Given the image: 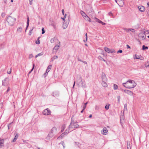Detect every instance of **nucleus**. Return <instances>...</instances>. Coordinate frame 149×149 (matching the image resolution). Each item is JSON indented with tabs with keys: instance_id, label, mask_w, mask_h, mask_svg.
Segmentation results:
<instances>
[{
	"instance_id": "58",
	"label": "nucleus",
	"mask_w": 149,
	"mask_h": 149,
	"mask_svg": "<svg viewBox=\"0 0 149 149\" xmlns=\"http://www.w3.org/2000/svg\"><path fill=\"white\" fill-rule=\"evenodd\" d=\"M76 145H77L79 147V143L78 142H75Z\"/></svg>"
},
{
	"instance_id": "3",
	"label": "nucleus",
	"mask_w": 149,
	"mask_h": 149,
	"mask_svg": "<svg viewBox=\"0 0 149 149\" xmlns=\"http://www.w3.org/2000/svg\"><path fill=\"white\" fill-rule=\"evenodd\" d=\"M77 81L78 82L79 84L81 85V86L83 88L86 87V84L84 82L82 81V79L81 77L79 76L77 78Z\"/></svg>"
},
{
	"instance_id": "28",
	"label": "nucleus",
	"mask_w": 149,
	"mask_h": 149,
	"mask_svg": "<svg viewBox=\"0 0 149 149\" xmlns=\"http://www.w3.org/2000/svg\"><path fill=\"white\" fill-rule=\"evenodd\" d=\"M148 49V47L147 46H146L144 45H143L142 46V49L143 50L147 49Z\"/></svg>"
},
{
	"instance_id": "22",
	"label": "nucleus",
	"mask_w": 149,
	"mask_h": 149,
	"mask_svg": "<svg viewBox=\"0 0 149 149\" xmlns=\"http://www.w3.org/2000/svg\"><path fill=\"white\" fill-rule=\"evenodd\" d=\"M22 28L21 26L19 27L17 29V31L19 33H21L22 31Z\"/></svg>"
},
{
	"instance_id": "46",
	"label": "nucleus",
	"mask_w": 149,
	"mask_h": 149,
	"mask_svg": "<svg viewBox=\"0 0 149 149\" xmlns=\"http://www.w3.org/2000/svg\"><path fill=\"white\" fill-rule=\"evenodd\" d=\"M43 52H41L38 54V56H42L43 55Z\"/></svg>"
},
{
	"instance_id": "9",
	"label": "nucleus",
	"mask_w": 149,
	"mask_h": 149,
	"mask_svg": "<svg viewBox=\"0 0 149 149\" xmlns=\"http://www.w3.org/2000/svg\"><path fill=\"white\" fill-rule=\"evenodd\" d=\"M27 22H26V28L25 30V32H26V30L28 27L29 25V17L28 16H27Z\"/></svg>"
},
{
	"instance_id": "59",
	"label": "nucleus",
	"mask_w": 149,
	"mask_h": 149,
	"mask_svg": "<svg viewBox=\"0 0 149 149\" xmlns=\"http://www.w3.org/2000/svg\"><path fill=\"white\" fill-rule=\"evenodd\" d=\"M85 36H86V41H87V33H86Z\"/></svg>"
},
{
	"instance_id": "17",
	"label": "nucleus",
	"mask_w": 149,
	"mask_h": 149,
	"mask_svg": "<svg viewBox=\"0 0 149 149\" xmlns=\"http://www.w3.org/2000/svg\"><path fill=\"white\" fill-rule=\"evenodd\" d=\"M18 134L17 133L16 134V135L15 136V137L14 138V139L12 141V142H15L16 141V140L17 139L18 137Z\"/></svg>"
},
{
	"instance_id": "6",
	"label": "nucleus",
	"mask_w": 149,
	"mask_h": 149,
	"mask_svg": "<svg viewBox=\"0 0 149 149\" xmlns=\"http://www.w3.org/2000/svg\"><path fill=\"white\" fill-rule=\"evenodd\" d=\"M68 21L66 22L65 23H63V28L64 29H65L67 28L69 24V22L70 21V19L69 16H68Z\"/></svg>"
},
{
	"instance_id": "4",
	"label": "nucleus",
	"mask_w": 149,
	"mask_h": 149,
	"mask_svg": "<svg viewBox=\"0 0 149 149\" xmlns=\"http://www.w3.org/2000/svg\"><path fill=\"white\" fill-rule=\"evenodd\" d=\"M104 49L106 52L108 53H114L116 52L113 49H111L105 47Z\"/></svg>"
},
{
	"instance_id": "47",
	"label": "nucleus",
	"mask_w": 149,
	"mask_h": 149,
	"mask_svg": "<svg viewBox=\"0 0 149 149\" xmlns=\"http://www.w3.org/2000/svg\"><path fill=\"white\" fill-rule=\"evenodd\" d=\"M58 56H54V57L53 58V60L57 58H58Z\"/></svg>"
},
{
	"instance_id": "12",
	"label": "nucleus",
	"mask_w": 149,
	"mask_h": 149,
	"mask_svg": "<svg viewBox=\"0 0 149 149\" xmlns=\"http://www.w3.org/2000/svg\"><path fill=\"white\" fill-rule=\"evenodd\" d=\"M4 139H0V148H1L3 146Z\"/></svg>"
},
{
	"instance_id": "63",
	"label": "nucleus",
	"mask_w": 149,
	"mask_h": 149,
	"mask_svg": "<svg viewBox=\"0 0 149 149\" xmlns=\"http://www.w3.org/2000/svg\"><path fill=\"white\" fill-rule=\"evenodd\" d=\"M3 48V47H2V45H0V49H1Z\"/></svg>"
},
{
	"instance_id": "13",
	"label": "nucleus",
	"mask_w": 149,
	"mask_h": 149,
	"mask_svg": "<svg viewBox=\"0 0 149 149\" xmlns=\"http://www.w3.org/2000/svg\"><path fill=\"white\" fill-rule=\"evenodd\" d=\"M57 129L56 127H54L51 130V131L53 132V133H55L56 132Z\"/></svg>"
},
{
	"instance_id": "32",
	"label": "nucleus",
	"mask_w": 149,
	"mask_h": 149,
	"mask_svg": "<svg viewBox=\"0 0 149 149\" xmlns=\"http://www.w3.org/2000/svg\"><path fill=\"white\" fill-rule=\"evenodd\" d=\"M134 58L135 59H140V57L139 56L137 55L136 54L135 55Z\"/></svg>"
},
{
	"instance_id": "35",
	"label": "nucleus",
	"mask_w": 149,
	"mask_h": 149,
	"mask_svg": "<svg viewBox=\"0 0 149 149\" xmlns=\"http://www.w3.org/2000/svg\"><path fill=\"white\" fill-rule=\"evenodd\" d=\"M65 132H64L63 133H62L61 135L60 136L58 137V138H61V139H62L63 137L64 136V135H65Z\"/></svg>"
},
{
	"instance_id": "49",
	"label": "nucleus",
	"mask_w": 149,
	"mask_h": 149,
	"mask_svg": "<svg viewBox=\"0 0 149 149\" xmlns=\"http://www.w3.org/2000/svg\"><path fill=\"white\" fill-rule=\"evenodd\" d=\"M10 88H9V87H8V89L6 91V93H8V92L10 90Z\"/></svg>"
},
{
	"instance_id": "64",
	"label": "nucleus",
	"mask_w": 149,
	"mask_h": 149,
	"mask_svg": "<svg viewBox=\"0 0 149 149\" xmlns=\"http://www.w3.org/2000/svg\"><path fill=\"white\" fill-rule=\"evenodd\" d=\"M144 33H146L149 34V31H146V32H144Z\"/></svg>"
},
{
	"instance_id": "62",
	"label": "nucleus",
	"mask_w": 149,
	"mask_h": 149,
	"mask_svg": "<svg viewBox=\"0 0 149 149\" xmlns=\"http://www.w3.org/2000/svg\"><path fill=\"white\" fill-rule=\"evenodd\" d=\"M127 49H130L131 47L130 46L128 45H127Z\"/></svg>"
},
{
	"instance_id": "23",
	"label": "nucleus",
	"mask_w": 149,
	"mask_h": 149,
	"mask_svg": "<svg viewBox=\"0 0 149 149\" xmlns=\"http://www.w3.org/2000/svg\"><path fill=\"white\" fill-rule=\"evenodd\" d=\"M40 37H39L38 38L36 42V44H39L40 43V41L39 40V39L40 38Z\"/></svg>"
},
{
	"instance_id": "42",
	"label": "nucleus",
	"mask_w": 149,
	"mask_h": 149,
	"mask_svg": "<svg viewBox=\"0 0 149 149\" xmlns=\"http://www.w3.org/2000/svg\"><path fill=\"white\" fill-rule=\"evenodd\" d=\"M52 26L54 28L56 27L55 24L54 23H52L51 24Z\"/></svg>"
},
{
	"instance_id": "60",
	"label": "nucleus",
	"mask_w": 149,
	"mask_h": 149,
	"mask_svg": "<svg viewBox=\"0 0 149 149\" xmlns=\"http://www.w3.org/2000/svg\"><path fill=\"white\" fill-rule=\"evenodd\" d=\"M62 12L63 15L64 14V10L63 9L62 10Z\"/></svg>"
},
{
	"instance_id": "36",
	"label": "nucleus",
	"mask_w": 149,
	"mask_h": 149,
	"mask_svg": "<svg viewBox=\"0 0 149 149\" xmlns=\"http://www.w3.org/2000/svg\"><path fill=\"white\" fill-rule=\"evenodd\" d=\"M34 27H33L32 28V29H31L29 32V36H31V34H32V31H33V29Z\"/></svg>"
},
{
	"instance_id": "2",
	"label": "nucleus",
	"mask_w": 149,
	"mask_h": 149,
	"mask_svg": "<svg viewBox=\"0 0 149 149\" xmlns=\"http://www.w3.org/2000/svg\"><path fill=\"white\" fill-rule=\"evenodd\" d=\"M16 20L15 18L13 17L10 16L7 17L6 20L8 25L10 26H13Z\"/></svg>"
},
{
	"instance_id": "16",
	"label": "nucleus",
	"mask_w": 149,
	"mask_h": 149,
	"mask_svg": "<svg viewBox=\"0 0 149 149\" xmlns=\"http://www.w3.org/2000/svg\"><path fill=\"white\" fill-rule=\"evenodd\" d=\"M80 13L82 16L84 17H86L87 16V15L82 10H81L80 11Z\"/></svg>"
},
{
	"instance_id": "27",
	"label": "nucleus",
	"mask_w": 149,
	"mask_h": 149,
	"mask_svg": "<svg viewBox=\"0 0 149 149\" xmlns=\"http://www.w3.org/2000/svg\"><path fill=\"white\" fill-rule=\"evenodd\" d=\"M106 81H103V87H106L107 86V84L105 82Z\"/></svg>"
},
{
	"instance_id": "37",
	"label": "nucleus",
	"mask_w": 149,
	"mask_h": 149,
	"mask_svg": "<svg viewBox=\"0 0 149 149\" xmlns=\"http://www.w3.org/2000/svg\"><path fill=\"white\" fill-rule=\"evenodd\" d=\"M13 123V122H12L8 124V129H9L10 128V127H11V125Z\"/></svg>"
},
{
	"instance_id": "15",
	"label": "nucleus",
	"mask_w": 149,
	"mask_h": 149,
	"mask_svg": "<svg viewBox=\"0 0 149 149\" xmlns=\"http://www.w3.org/2000/svg\"><path fill=\"white\" fill-rule=\"evenodd\" d=\"M60 45H56L54 48L53 50H55V52H56L59 49Z\"/></svg>"
},
{
	"instance_id": "40",
	"label": "nucleus",
	"mask_w": 149,
	"mask_h": 149,
	"mask_svg": "<svg viewBox=\"0 0 149 149\" xmlns=\"http://www.w3.org/2000/svg\"><path fill=\"white\" fill-rule=\"evenodd\" d=\"M123 29L125 31H126L127 32H129V31H130V29H127V28H124Z\"/></svg>"
},
{
	"instance_id": "31",
	"label": "nucleus",
	"mask_w": 149,
	"mask_h": 149,
	"mask_svg": "<svg viewBox=\"0 0 149 149\" xmlns=\"http://www.w3.org/2000/svg\"><path fill=\"white\" fill-rule=\"evenodd\" d=\"M86 18L85 19L86 20L89 21V22H91V19L87 15V16L86 17Z\"/></svg>"
},
{
	"instance_id": "54",
	"label": "nucleus",
	"mask_w": 149,
	"mask_h": 149,
	"mask_svg": "<svg viewBox=\"0 0 149 149\" xmlns=\"http://www.w3.org/2000/svg\"><path fill=\"white\" fill-rule=\"evenodd\" d=\"M108 2V0H103V3H106Z\"/></svg>"
},
{
	"instance_id": "24",
	"label": "nucleus",
	"mask_w": 149,
	"mask_h": 149,
	"mask_svg": "<svg viewBox=\"0 0 149 149\" xmlns=\"http://www.w3.org/2000/svg\"><path fill=\"white\" fill-rule=\"evenodd\" d=\"M127 93L129 95H132L133 94V92H132L131 91L129 90H127Z\"/></svg>"
},
{
	"instance_id": "19",
	"label": "nucleus",
	"mask_w": 149,
	"mask_h": 149,
	"mask_svg": "<svg viewBox=\"0 0 149 149\" xmlns=\"http://www.w3.org/2000/svg\"><path fill=\"white\" fill-rule=\"evenodd\" d=\"M107 78L106 76V75L103 73V81H107Z\"/></svg>"
},
{
	"instance_id": "53",
	"label": "nucleus",
	"mask_w": 149,
	"mask_h": 149,
	"mask_svg": "<svg viewBox=\"0 0 149 149\" xmlns=\"http://www.w3.org/2000/svg\"><path fill=\"white\" fill-rule=\"evenodd\" d=\"M123 52V51L121 50H119L117 52V53H122Z\"/></svg>"
},
{
	"instance_id": "50",
	"label": "nucleus",
	"mask_w": 149,
	"mask_h": 149,
	"mask_svg": "<svg viewBox=\"0 0 149 149\" xmlns=\"http://www.w3.org/2000/svg\"><path fill=\"white\" fill-rule=\"evenodd\" d=\"M3 107V103L1 102L0 103V108H2Z\"/></svg>"
},
{
	"instance_id": "55",
	"label": "nucleus",
	"mask_w": 149,
	"mask_h": 149,
	"mask_svg": "<svg viewBox=\"0 0 149 149\" xmlns=\"http://www.w3.org/2000/svg\"><path fill=\"white\" fill-rule=\"evenodd\" d=\"M98 58L99 59L101 60L102 58V56H98Z\"/></svg>"
},
{
	"instance_id": "45",
	"label": "nucleus",
	"mask_w": 149,
	"mask_h": 149,
	"mask_svg": "<svg viewBox=\"0 0 149 149\" xmlns=\"http://www.w3.org/2000/svg\"><path fill=\"white\" fill-rule=\"evenodd\" d=\"M117 98L118 99V102H119L120 101V96H117Z\"/></svg>"
},
{
	"instance_id": "21",
	"label": "nucleus",
	"mask_w": 149,
	"mask_h": 149,
	"mask_svg": "<svg viewBox=\"0 0 149 149\" xmlns=\"http://www.w3.org/2000/svg\"><path fill=\"white\" fill-rule=\"evenodd\" d=\"M95 19L96 22L102 24V22L101 20H100L99 19H97L96 17L95 18Z\"/></svg>"
},
{
	"instance_id": "1",
	"label": "nucleus",
	"mask_w": 149,
	"mask_h": 149,
	"mask_svg": "<svg viewBox=\"0 0 149 149\" xmlns=\"http://www.w3.org/2000/svg\"><path fill=\"white\" fill-rule=\"evenodd\" d=\"M123 85L125 88L130 89L134 88L136 85L134 81L129 79L126 82L123 84Z\"/></svg>"
},
{
	"instance_id": "10",
	"label": "nucleus",
	"mask_w": 149,
	"mask_h": 149,
	"mask_svg": "<svg viewBox=\"0 0 149 149\" xmlns=\"http://www.w3.org/2000/svg\"><path fill=\"white\" fill-rule=\"evenodd\" d=\"M59 92L58 91H55L53 92L52 94V95L54 97H58L59 95Z\"/></svg>"
},
{
	"instance_id": "26",
	"label": "nucleus",
	"mask_w": 149,
	"mask_h": 149,
	"mask_svg": "<svg viewBox=\"0 0 149 149\" xmlns=\"http://www.w3.org/2000/svg\"><path fill=\"white\" fill-rule=\"evenodd\" d=\"M97 52L98 53H100L101 54H102V50L101 49H98L97 50Z\"/></svg>"
},
{
	"instance_id": "33",
	"label": "nucleus",
	"mask_w": 149,
	"mask_h": 149,
	"mask_svg": "<svg viewBox=\"0 0 149 149\" xmlns=\"http://www.w3.org/2000/svg\"><path fill=\"white\" fill-rule=\"evenodd\" d=\"M121 118H122L123 120H124V113L123 114V115L122 114L121 116H120V120L121 121ZM120 123H121V124L122 126H123L122 125V122H121Z\"/></svg>"
},
{
	"instance_id": "20",
	"label": "nucleus",
	"mask_w": 149,
	"mask_h": 149,
	"mask_svg": "<svg viewBox=\"0 0 149 149\" xmlns=\"http://www.w3.org/2000/svg\"><path fill=\"white\" fill-rule=\"evenodd\" d=\"M65 128V124L63 125H62L61 127V132H63Z\"/></svg>"
},
{
	"instance_id": "34",
	"label": "nucleus",
	"mask_w": 149,
	"mask_h": 149,
	"mask_svg": "<svg viewBox=\"0 0 149 149\" xmlns=\"http://www.w3.org/2000/svg\"><path fill=\"white\" fill-rule=\"evenodd\" d=\"M70 128H68V129H67L66 130H65V132H64L65 134H67L69 132V129Z\"/></svg>"
},
{
	"instance_id": "57",
	"label": "nucleus",
	"mask_w": 149,
	"mask_h": 149,
	"mask_svg": "<svg viewBox=\"0 0 149 149\" xmlns=\"http://www.w3.org/2000/svg\"><path fill=\"white\" fill-rule=\"evenodd\" d=\"M130 29V31H131V32H134L135 31V30L134 29Z\"/></svg>"
},
{
	"instance_id": "25",
	"label": "nucleus",
	"mask_w": 149,
	"mask_h": 149,
	"mask_svg": "<svg viewBox=\"0 0 149 149\" xmlns=\"http://www.w3.org/2000/svg\"><path fill=\"white\" fill-rule=\"evenodd\" d=\"M110 106V104H107L105 106V108L107 110H108L109 108V107Z\"/></svg>"
},
{
	"instance_id": "41",
	"label": "nucleus",
	"mask_w": 149,
	"mask_h": 149,
	"mask_svg": "<svg viewBox=\"0 0 149 149\" xmlns=\"http://www.w3.org/2000/svg\"><path fill=\"white\" fill-rule=\"evenodd\" d=\"M79 125L78 124H76L74 125V128H78L79 127Z\"/></svg>"
},
{
	"instance_id": "11",
	"label": "nucleus",
	"mask_w": 149,
	"mask_h": 149,
	"mask_svg": "<svg viewBox=\"0 0 149 149\" xmlns=\"http://www.w3.org/2000/svg\"><path fill=\"white\" fill-rule=\"evenodd\" d=\"M138 8L139 10L141 12H143L145 10V8L143 6H139L138 7Z\"/></svg>"
},
{
	"instance_id": "5",
	"label": "nucleus",
	"mask_w": 149,
	"mask_h": 149,
	"mask_svg": "<svg viewBox=\"0 0 149 149\" xmlns=\"http://www.w3.org/2000/svg\"><path fill=\"white\" fill-rule=\"evenodd\" d=\"M9 84V79L6 77L2 81V85L4 86H6Z\"/></svg>"
},
{
	"instance_id": "44",
	"label": "nucleus",
	"mask_w": 149,
	"mask_h": 149,
	"mask_svg": "<svg viewBox=\"0 0 149 149\" xmlns=\"http://www.w3.org/2000/svg\"><path fill=\"white\" fill-rule=\"evenodd\" d=\"M34 66H35V64H34V63H33V68H32V69L30 71V72H31L33 71V69L34 68Z\"/></svg>"
},
{
	"instance_id": "38",
	"label": "nucleus",
	"mask_w": 149,
	"mask_h": 149,
	"mask_svg": "<svg viewBox=\"0 0 149 149\" xmlns=\"http://www.w3.org/2000/svg\"><path fill=\"white\" fill-rule=\"evenodd\" d=\"M108 15L111 16H112V17L113 18H114V15H113V14L111 12H109V13H108Z\"/></svg>"
},
{
	"instance_id": "61",
	"label": "nucleus",
	"mask_w": 149,
	"mask_h": 149,
	"mask_svg": "<svg viewBox=\"0 0 149 149\" xmlns=\"http://www.w3.org/2000/svg\"><path fill=\"white\" fill-rule=\"evenodd\" d=\"M11 68H10V71H9V72H8V74H10L11 73Z\"/></svg>"
},
{
	"instance_id": "14",
	"label": "nucleus",
	"mask_w": 149,
	"mask_h": 149,
	"mask_svg": "<svg viewBox=\"0 0 149 149\" xmlns=\"http://www.w3.org/2000/svg\"><path fill=\"white\" fill-rule=\"evenodd\" d=\"M54 133H53V132H52L51 131H50L49 133L48 134V137L47 138L49 137V138H52L54 135Z\"/></svg>"
},
{
	"instance_id": "51",
	"label": "nucleus",
	"mask_w": 149,
	"mask_h": 149,
	"mask_svg": "<svg viewBox=\"0 0 149 149\" xmlns=\"http://www.w3.org/2000/svg\"><path fill=\"white\" fill-rule=\"evenodd\" d=\"M127 149H131L130 145H128L127 146Z\"/></svg>"
},
{
	"instance_id": "8",
	"label": "nucleus",
	"mask_w": 149,
	"mask_h": 149,
	"mask_svg": "<svg viewBox=\"0 0 149 149\" xmlns=\"http://www.w3.org/2000/svg\"><path fill=\"white\" fill-rule=\"evenodd\" d=\"M77 123H78L77 121H74V120H72L68 128H72V125H75Z\"/></svg>"
},
{
	"instance_id": "56",
	"label": "nucleus",
	"mask_w": 149,
	"mask_h": 149,
	"mask_svg": "<svg viewBox=\"0 0 149 149\" xmlns=\"http://www.w3.org/2000/svg\"><path fill=\"white\" fill-rule=\"evenodd\" d=\"M95 109L96 110H98L99 109V107L97 106H96Z\"/></svg>"
},
{
	"instance_id": "18",
	"label": "nucleus",
	"mask_w": 149,
	"mask_h": 149,
	"mask_svg": "<svg viewBox=\"0 0 149 149\" xmlns=\"http://www.w3.org/2000/svg\"><path fill=\"white\" fill-rule=\"evenodd\" d=\"M108 132V130L106 127H104L103 128V134L106 135L105 133H107Z\"/></svg>"
},
{
	"instance_id": "30",
	"label": "nucleus",
	"mask_w": 149,
	"mask_h": 149,
	"mask_svg": "<svg viewBox=\"0 0 149 149\" xmlns=\"http://www.w3.org/2000/svg\"><path fill=\"white\" fill-rule=\"evenodd\" d=\"M118 86L115 84L113 85V89L114 90H116L118 89Z\"/></svg>"
},
{
	"instance_id": "48",
	"label": "nucleus",
	"mask_w": 149,
	"mask_h": 149,
	"mask_svg": "<svg viewBox=\"0 0 149 149\" xmlns=\"http://www.w3.org/2000/svg\"><path fill=\"white\" fill-rule=\"evenodd\" d=\"M33 57V56L32 54H31L29 55V57L30 58H32Z\"/></svg>"
},
{
	"instance_id": "43",
	"label": "nucleus",
	"mask_w": 149,
	"mask_h": 149,
	"mask_svg": "<svg viewBox=\"0 0 149 149\" xmlns=\"http://www.w3.org/2000/svg\"><path fill=\"white\" fill-rule=\"evenodd\" d=\"M52 67V65H49L47 68V69L50 70L51 69V68Z\"/></svg>"
},
{
	"instance_id": "29",
	"label": "nucleus",
	"mask_w": 149,
	"mask_h": 149,
	"mask_svg": "<svg viewBox=\"0 0 149 149\" xmlns=\"http://www.w3.org/2000/svg\"><path fill=\"white\" fill-rule=\"evenodd\" d=\"M141 37L143 39H145L146 37L145 34L144 33H142L141 35Z\"/></svg>"
},
{
	"instance_id": "39",
	"label": "nucleus",
	"mask_w": 149,
	"mask_h": 149,
	"mask_svg": "<svg viewBox=\"0 0 149 149\" xmlns=\"http://www.w3.org/2000/svg\"><path fill=\"white\" fill-rule=\"evenodd\" d=\"M42 34H44L45 33V31L43 27H42Z\"/></svg>"
},
{
	"instance_id": "52",
	"label": "nucleus",
	"mask_w": 149,
	"mask_h": 149,
	"mask_svg": "<svg viewBox=\"0 0 149 149\" xmlns=\"http://www.w3.org/2000/svg\"><path fill=\"white\" fill-rule=\"evenodd\" d=\"M54 41V40L53 38L51 39L50 40V42L52 43H53Z\"/></svg>"
},
{
	"instance_id": "7",
	"label": "nucleus",
	"mask_w": 149,
	"mask_h": 149,
	"mask_svg": "<svg viewBox=\"0 0 149 149\" xmlns=\"http://www.w3.org/2000/svg\"><path fill=\"white\" fill-rule=\"evenodd\" d=\"M51 111L48 108L45 109L43 112V114L45 115H48L50 114Z\"/></svg>"
}]
</instances>
